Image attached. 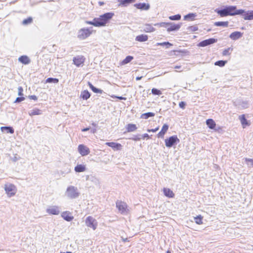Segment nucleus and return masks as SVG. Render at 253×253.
<instances>
[{
    "instance_id": "nucleus-35",
    "label": "nucleus",
    "mask_w": 253,
    "mask_h": 253,
    "mask_svg": "<svg viewBox=\"0 0 253 253\" xmlns=\"http://www.w3.org/2000/svg\"><path fill=\"white\" fill-rule=\"evenodd\" d=\"M227 63L226 60H219L214 63L215 66H218L220 67H224Z\"/></svg>"
},
{
    "instance_id": "nucleus-52",
    "label": "nucleus",
    "mask_w": 253,
    "mask_h": 253,
    "mask_svg": "<svg viewBox=\"0 0 253 253\" xmlns=\"http://www.w3.org/2000/svg\"><path fill=\"white\" fill-rule=\"evenodd\" d=\"M185 105H186V103L184 101H181L180 102H179V106L180 108H182V109H184L185 108Z\"/></svg>"
},
{
    "instance_id": "nucleus-30",
    "label": "nucleus",
    "mask_w": 253,
    "mask_h": 253,
    "mask_svg": "<svg viewBox=\"0 0 253 253\" xmlns=\"http://www.w3.org/2000/svg\"><path fill=\"white\" fill-rule=\"evenodd\" d=\"M0 129L2 131L6 130L7 133L12 134L14 133V129L11 126H1Z\"/></svg>"
},
{
    "instance_id": "nucleus-44",
    "label": "nucleus",
    "mask_w": 253,
    "mask_h": 253,
    "mask_svg": "<svg viewBox=\"0 0 253 253\" xmlns=\"http://www.w3.org/2000/svg\"><path fill=\"white\" fill-rule=\"evenodd\" d=\"M151 91H152V93L154 95H160L162 94L161 90H160L157 88H153L152 89Z\"/></svg>"
},
{
    "instance_id": "nucleus-64",
    "label": "nucleus",
    "mask_w": 253,
    "mask_h": 253,
    "mask_svg": "<svg viewBox=\"0 0 253 253\" xmlns=\"http://www.w3.org/2000/svg\"><path fill=\"white\" fill-rule=\"evenodd\" d=\"M166 253H170V251H168L166 252Z\"/></svg>"
},
{
    "instance_id": "nucleus-59",
    "label": "nucleus",
    "mask_w": 253,
    "mask_h": 253,
    "mask_svg": "<svg viewBox=\"0 0 253 253\" xmlns=\"http://www.w3.org/2000/svg\"><path fill=\"white\" fill-rule=\"evenodd\" d=\"M98 4L100 6H102L104 4V2L103 1H99Z\"/></svg>"
},
{
    "instance_id": "nucleus-43",
    "label": "nucleus",
    "mask_w": 253,
    "mask_h": 253,
    "mask_svg": "<svg viewBox=\"0 0 253 253\" xmlns=\"http://www.w3.org/2000/svg\"><path fill=\"white\" fill-rule=\"evenodd\" d=\"M195 222L198 224H201L202 223V217L201 215H198L194 217Z\"/></svg>"
},
{
    "instance_id": "nucleus-31",
    "label": "nucleus",
    "mask_w": 253,
    "mask_h": 253,
    "mask_svg": "<svg viewBox=\"0 0 253 253\" xmlns=\"http://www.w3.org/2000/svg\"><path fill=\"white\" fill-rule=\"evenodd\" d=\"M135 0H118L121 5L123 6H127L128 4L134 2Z\"/></svg>"
},
{
    "instance_id": "nucleus-45",
    "label": "nucleus",
    "mask_w": 253,
    "mask_h": 253,
    "mask_svg": "<svg viewBox=\"0 0 253 253\" xmlns=\"http://www.w3.org/2000/svg\"><path fill=\"white\" fill-rule=\"evenodd\" d=\"M33 19L31 17H28L27 19H24L22 21V24L24 25H28L32 22Z\"/></svg>"
},
{
    "instance_id": "nucleus-15",
    "label": "nucleus",
    "mask_w": 253,
    "mask_h": 253,
    "mask_svg": "<svg viewBox=\"0 0 253 253\" xmlns=\"http://www.w3.org/2000/svg\"><path fill=\"white\" fill-rule=\"evenodd\" d=\"M243 33H241V32H239V31H236V32H234L232 33L229 35V38L232 40L236 41V40L240 39L241 38H242V37L243 36Z\"/></svg>"
},
{
    "instance_id": "nucleus-60",
    "label": "nucleus",
    "mask_w": 253,
    "mask_h": 253,
    "mask_svg": "<svg viewBox=\"0 0 253 253\" xmlns=\"http://www.w3.org/2000/svg\"><path fill=\"white\" fill-rule=\"evenodd\" d=\"M18 160V159L16 156H15V157L12 159V160H13L14 162H16V161H17Z\"/></svg>"
},
{
    "instance_id": "nucleus-17",
    "label": "nucleus",
    "mask_w": 253,
    "mask_h": 253,
    "mask_svg": "<svg viewBox=\"0 0 253 253\" xmlns=\"http://www.w3.org/2000/svg\"><path fill=\"white\" fill-rule=\"evenodd\" d=\"M62 217L67 221H71L73 219V216L71 215V213L69 211H63L61 213Z\"/></svg>"
},
{
    "instance_id": "nucleus-6",
    "label": "nucleus",
    "mask_w": 253,
    "mask_h": 253,
    "mask_svg": "<svg viewBox=\"0 0 253 253\" xmlns=\"http://www.w3.org/2000/svg\"><path fill=\"white\" fill-rule=\"evenodd\" d=\"M85 179L87 181V185L90 184L97 187L100 186V182L99 179L92 174L86 175Z\"/></svg>"
},
{
    "instance_id": "nucleus-18",
    "label": "nucleus",
    "mask_w": 253,
    "mask_h": 253,
    "mask_svg": "<svg viewBox=\"0 0 253 253\" xmlns=\"http://www.w3.org/2000/svg\"><path fill=\"white\" fill-rule=\"evenodd\" d=\"M106 145L116 150H119L122 147V145L121 144L113 142H106Z\"/></svg>"
},
{
    "instance_id": "nucleus-38",
    "label": "nucleus",
    "mask_w": 253,
    "mask_h": 253,
    "mask_svg": "<svg viewBox=\"0 0 253 253\" xmlns=\"http://www.w3.org/2000/svg\"><path fill=\"white\" fill-rule=\"evenodd\" d=\"M59 82V80L58 79L56 78H48L46 80V83H54V84H57Z\"/></svg>"
},
{
    "instance_id": "nucleus-53",
    "label": "nucleus",
    "mask_w": 253,
    "mask_h": 253,
    "mask_svg": "<svg viewBox=\"0 0 253 253\" xmlns=\"http://www.w3.org/2000/svg\"><path fill=\"white\" fill-rule=\"evenodd\" d=\"M198 45L200 46H203V47L206 46V40H204L202 42H200L198 44Z\"/></svg>"
},
{
    "instance_id": "nucleus-14",
    "label": "nucleus",
    "mask_w": 253,
    "mask_h": 253,
    "mask_svg": "<svg viewBox=\"0 0 253 253\" xmlns=\"http://www.w3.org/2000/svg\"><path fill=\"white\" fill-rule=\"evenodd\" d=\"M181 26V23L174 24L173 23L169 22L167 31L169 32L171 31H177L179 29Z\"/></svg>"
},
{
    "instance_id": "nucleus-57",
    "label": "nucleus",
    "mask_w": 253,
    "mask_h": 253,
    "mask_svg": "<svg viewBox=\"0 0 253 253\" xmlns=\"http://www.w3.org/2000/svg\"><path fill=\"white\" fill-rule=\"evenodd\" d=\"M143 138H147V139H149L150 138L149 135L147 133H145L142 135Z\"/></svg>"
},
{
    "instance_id": "nucleus-20",
    "label": "nucleus",
    "mask_w": 253,
    "mask_h": 253,
    "mask_svg": "<svg viewBox=\"0 0 253 253\" xmlns=\"http://www.w3.org/2000/svg\"><path fill=\"white\" fill-rule=\"evenodd\" d=\"M143 31L146 33H151L155 31V29L151 24H146L143 27Z\"/></svg>"
},
{
    "instance_id": "nucleus-36",
    "label": "nucleus",
    "mask_w": 253,
    "mask_h": 253,
    "mask_svg": "<svg viewBox=\"0 0 253 253\" xmlns=\"http://www.w3.org/2000/svg\"><path fill=\"white\" fill-rule=\"evenodd\" d=\"M233 48L231 47H228L226 49H225L222 51V55L223 56H227L231 54V51H232Z\"/></svg>"
},
{
    "instance_id": "nucleus-2",
    "label": "nucleus",
    "mask_w": 253,
    "mask_h": 253,
    "mask_svg": "<svg viewBox=\"0 0 253 253\" xmlns=\"http://www.w3.org/2000/svg\"><path fill=\"white\" fill-rule=\"evenodd\" d=\"M66 196L70 199H76L80 195L78 188L74 186H69L65 192Z\"/></svg>"
},
{
    "instance_id": "nucleus-34",
    "label": "nucleus",
    "mask_w": 253,
    "mask_h": 253,
    "mask_svg": "<svg viewBox=\"0 0 253 253\" xmlns=\"http://www.w3.org/2000/svg\"><path fill=\"white\" fill-rule=\"evenodd\" d=\"M240 119L242 125L243 126V127H245L246 126H248L249 125L247 120L245 118V115H242L240 116Z\"/></svg>"
},
{
    "instance_id": "nucleus-51",
    "label": "nucleus",
    "mask_w": 253,
    "mask_h": 253,
    "mask_svg": "<svg viewBox=\"0 0 253 253\" xmlns=\"http://www.w3.org/2000/svg\"><path fill=\"white\" fill-rule=\"evenodd\" d=\"M188 29L191 31H195L198 30V28L195 26H192L188 27Z\"/></svg>"
},
{
    "instance_id": "nucleus-39",
    "label": "nucleus",
    "mask_w": 253,
    "mask_h": 253,
    "mask_svg": "<svg viewBox=\"0 0 253 253\" xmlns=\"http://www.w3.org/2000/svg\"><path fill=\"white\" fill-rule=\"evenodd\" d=\"M133 57L131 56H127L125 59H124L122 61L123 64H126L130 62L132 59Z\"/></svg>"
},
{
    "instance_id": "nucleus-63",
    "label": "nucleus",
    "mask_w": 253,
    "mask_h": 253,
    "mask_svg": "<svg viewBox=\"0 0 253 253\" xmlns=\"http://www.w3.org/2000/svg\"><path fill=\"white\" fill-rule=\"evenodd\" d=\"M95 132V129H93L91 130V132L94 133Z\"/></svg>"
},
{
    "instance_id": "nucleus-37",
    "label": "nucleus",
    "mask_w": 253,
    "mask_h": 253,
    "mask_svg": "<svg viewBox=\"0 0 253 253\" xmlns=\"http://www.w3.org/2000/svg\"><path fill=\"white\" fill-rule=\"evenodd\" d=\"M157 45H161V46H166L167 48H169L172 45V44L168 42H158L157 43Z\"/></svg>"
},
{
    "instance_id": "nucleus-47",
    "label": "nucleus",
    "mask_w": 253,
    "mask_h": 253,
    "mask_svg": "<svg viewBox=\"0 0 253 253\" xmlns=\"http://www.w3.org/2000/svg\"><path fill=\"white\" fill-rule=\"evenodd\" d=\"M246 161L248 166L253 167V159L246 158Z\"/></svg>"
},
{
    "instance_id": "nucleus-29",
    "label": "nucleus",
    "mask_w": 253,
    "mask_h": 253,
    "mask_svg": "<svg viewBox=\"0 0 253 253\" xmlns=\"http://www.w3.org/2000/svg\"><path fill=\"white\" fill-rule=\"evenodd\" d=\"M81 96L83 99L87 100L90 97V94L87 90H84L82 92Z\"/></svg>"
},
{
    "instance_id": "nucleus-22",
    "label": "nucleus",
    "mask_w": 253,
    "mask_h": 253,
    "mask_svg": "<svg viewBox=\"0 0 253 253\" xmlns=\"http://www.w3.org/2000/svg\"><path fill=\"white\" fill-rule=\"evenodd\" d=\"M169 128V126L167 124L163 125L161 130L158 133V137H163Z\"/></svg>"
},
{
    "instance_id": "nucleus-42",
    "label": "nucleus",
    "mask_w": 253,
    "mask_h": 253,
    "mask_svg": "<svg viewBox=\"0 0 253 253\" xmlns=\"http://www.w3.org/2000/svg\"><path fill=\"white\" fill-rule=\"evenodd\" d=\"M169 18L170 20H179L181 19V15L180 14H176L175 15L170 16Z\"/></svg>"
},
{
    "instance_id": "nucleus-8",
    "label": "nucleus",
    "mask_w": 253,
    "mask_h": 253,
    "mask_svg": "<svg viewBox=\"0 0 253 253\" xmlns=\"http://www.w3.org/2000/svg\"><path fill=\"white\" fill-rule=\"evenodd\" d=\"M46 212L50 215H58L60 213V208L55 205L50 206L46 208Z\"/></svg>"
},
{
    "instance_id": "nucleus-32",
    "label": "nucleus",
    "mask_w": 253,
    "mask_h": 253,
    "mask_svg": "<svg viewBox=\"0 0 253 253\" xmlns=\"http://www.w3.org/2000/svg\"><path fill=\"white\" fill-rule=\"evenodd\" d=\"M137 129V127L135 125L129 124L127 125L126 129L128 132H132L135 131Z\"/></svg>"
},
{
    "instance_id": "nucleus-48",
    "label": "nucleus",
    "mask_w": 253,
    "mask_h": 253,
    "mask_svg": "<svg viewBox=\"0 0 253 253\" xmlns=\"http://www.w3.org/2000/svg\"><path fill=\"white\" fill-rule=\"evenodd\" d=\"M240 106L242 108H247L248 107L249 103L247 101H243L241 104H240Z\"/></svg>"
},
{
    "instance_id": "nucleus-9",
    "label": "nucleus",
    "mask_w": 253,
    "mask_h": 253,
    "mask_svg": "<svg viewBox=\"0 0 253 253\" xmlns=\"http://www.w3.org/2000/svg\"><path fill=\"white\" fill-rule=\"evenodd\" d=\"M91 32L88 28H83L78 32V37L81 40H84L88 37Z\"/></svg>"
},
{
    "instance_id": "nucleus-61",
    "label": "nucleus",
    "mask_w": 253,
    "mask_h": 253,
    "mask_svg": "<svg viewBox=\"0 0 253 253\" xmlns=\"http://www.w3.org/2000/svg\"><path fill=\"white\" fill-rule=\"evenodd\" d=\"M174 68L176 69H179L181 68V66H175L174 67Z\"/></svg>"
},
{
    "instance_id": "nucleus-25",
    "label": "nucleus",
    "mask_w": 253,
    "mask_h": 253,
    "mask_svg": "<svg viewBox=\"0 0 253 253\" xmlns=\"http://www.w3.org/2000/svg\"><path fill=\"white\" fill-rule=\"evenodd\" d=\"M196 17V13H190L184 16V20L186 21H193L195 19Z\"/></svg>"
},
{
    "instance_id": "nucleus-10",
    "label": "nucleus",
    "mask_w": 253,
    "mask_h": 253,
    "mask_svg": "<svg viewBox=\"0 0 253 253\" xmlns=\"http://www.w3.org/2000/svg\"><path fill=\"white\" fill-rule=\"evenodd\" d=\"M116 207L121 213L125 214L127 213V205L125 202L117 201L116 202Z\"/></svg>"
},
{
    "instance_id": "nucleus-27",
    "label": "nucleus",
    "mask_w": 253,
    "mask_h": 253,
    "mask_svg": "<svg viewBox=\"0 0 253 253\" xmlns=\"http://www.w3.org/2000/svg\"><path fill=\"white\" fill-rule=\"evenodd\" d=\"M229 25L228 21H219L214 23V25L215 26H221L223 27H227Z\"/></svg>"
},
{
    "instance_id": "nucleus-54",
    "label": "nucleus",
    "mask_w": 253,
    "mask_h": 253,
    "mask_svg": "<svg viewBox=\"0 0 253 253\" xmlns=\"http://www.w3.org/2000/svg\"><path fill=\"white\" fill-rule=\"evenodd\" d=\"M158 129H159V127H156L154 129H147V131L149 132H156Z\"/></svg>"
},
{
    "instance_id": "nucleus-12",
    "label": "nucleus",
    "mask_w": 253,
    "mask_h": 253,
    "mask_svg": "<svg viewBox=\"0 0 253 253\" xmlns=\"http://www.w3.org/2000/svg\"><path fill=\"white\" fill-rule=\"evenodd\" d=\"M78 151L82 156L87 155L90 153L89 149L84 144H80L78 146Z\"/></svg>"
},
{
    "instance_id": "nucleus-5",
    "label": "nucleus",
    "mask_w": 253,
    "mask_h": 253,
    "mask_svg": "<svg viewBox=\"0 0 253 253\" xmlns=\"http://www.w3.org/2000/svg\"><path fill=\"white\" fill-rule=\"evenodd\" d=\"M180 141L179 139L177 137V135H173L169 138L166 139L165 140V145L167 147L170 148L174 145L177 144Z\"/></svg>"
},
{
    "instance_id": "nucleus-21",
    "label": "nucleus",
    "mask_w": 253,
    "mask_h": 253,
    "mask_svg": "<svg viewBox=\"0 0 253 253\" xmlns=\"http://www.w3.org/2000/svg\"><path fill=\"white\" fill-rule=\"evenodd\" d=\"M86 167L84 165L78 164L75 167V171L76 172H84L86 170Z\"/></svg>"
},
{
    "instance_id": "nucleus-33",
    "label": "nucleus",
    "mask_w": 253,
    "mask_h": 253,
    "mask_svg": "<svg viewBox=\"0 0 253 253\" xmlns=\"http://www.w3.org/2000/svg\"><path fill=\"white\" fill-rule=\"evenodd\" d=\"M155 116V114L152 112H148L146 113L142 114L141 115V118L147 119L150 117H154Z\"/></svg>"
},
{
    "instance_id": "nucleus-16",
    "label": "nucleus",
    "mask_w": 253,
    "mask_h": 253,
    "mask_svg": "<svg viewBox=\"0 0 253 253\" xmlns=\"http://www.w3.org/2000/svg\"><path fill=\"white\" fill-rule=\"evenodd\" d=\"M134 6L137 9L143 10H147L150 8V5L146 3H138L134 4Z\"/></svg>"
},
{
    "instance_id": "nucleus-46",
    "label": "nucleus",
    "mask_w": 253,
    "mask_h": 253,
    "mask_svg": "<svg viewBox=\"0 0 253 253\" xmlns=\"http://www.w3.org/2000/svg\"><path fill=\"white\" fill-rule=\"evenodd\" d=\"M168 24H169V22H168V23L161 22V23H156L154 25L155 26H159L160 27H165V28H167V29Z\"/></svg>"
},
{
    "instance_id": "nucleus-58",
    "label": "nucleus",
    "mask_w": 253,
    "mask_h": 253,
    "mask_svg": "<svg viewBox=\"0 0 253 253\" xmlns=\"http://www.w3.org/2000/svg\"><path fill=\"white\" fill-rule=\"evenodd\" d=\"M90 129L89 127H86V128H83L82 129V131H88Z\"/></svg>"
},
{
    "instance_id": "nucleus-24",
    "label": "nucleus",
    "mask_w": 253,
    "mask_h": 253,
    "mask_svg": "<svg viewBox=\"0 0 253 253\" xmlns=\"http://www.w3.org/2000/svg\"><path fill=\"white\" fill-rule=\"evenodd\" d=\"M163 192L164 195L169 198H172L174 197V193L169 188H164L163 189Z\"/></svg>"
},
{
    "instance_id": "nucleus-50",
    "label": "nucleus",
    "mask_w": 253,
    "mask_h": 253,
    "mask_svg": "<svg viewBox=\"0 0 253 253\" xmlns=\"http://www.w3.org/2000/svg\"><path fill=\"white\" fill-rule=\"evenodd\" d=\"M18 94L20 96H22L23 95V89L22 86H19L18 88Z\"/></svg>"
},
{
    "instance_id": "nucleus-23",
    "label": "nucleus",
    "mask_w": 253,
    "mask_h": 253,
    "mask_svg": "<svg viewBox=\"0 0 253 253\" xmlns=\"http://www.w3.org/2000/svg\"><path fill=\"white\" fill-rule=\"evenodd\" d=\"M148 39V37L147 35L142 34L136 36L135 38V41L139 42H143L147 41Z\"/></svg>"
},
{
    "instance_id": "nucleus-49",
    "label": "nucleus",
    "mask_w": 253,
    "mask_h": 253,
    "mask_svg": "<svg viewBox=\"0 0 253 253\" xmlns=\"http://www.w3.org/2000/svg\"><path fill=\"white\" fill-rule=\"evenodd\" d=\"M24 100H25V97H24L23 96L18 97L16 98V99H15V100L14 101V103H20Z\"/></svg>"
},
{
    "instance_id": "nucleus-1",
    "label": "nucleus",
    "mask_w": 253,
    "mask_h": 253,
    "mask_svg": "<svg viewBox=\"0 0 253 253\" xmlns=\"http://www.w3.org/2000/svg\"><path fill=\"white\" fill-rule=\"evenodd\" d=\"M214 11L220 17L243 15L245 20H253V10L245 11L243 9H237L236 6L229 5L223 8H217Z\"/></svg>"
},
{
    "instance_id": "nucleus-41",
    "label": "nucleus",
    "mask_w": 253,
    "mask_h": 253,
    "mask_svg": "<svg viewBox=\"0 0 253 253\" xmlns=\"http://www.w3.org/2000/svg\"><path fill=\"white\" fill-rule=\"evenodd\" d=\"M217 39L214 38H210L209 39H207V46L208 45H210L213 44L216 42H217Z\"/></svg>"
},
{
    "instance_id": "nucleus-13",
    "label": "nucleus",
    "mask_w": 253,
    "mask_h": 253,
    "mask_svg": "<svg viewBox=\"0 0 253 253\" xmlns=\"http://www.w3.org/2000/svg\"><path fill=\"white\" fill-rule=\"evenodd\" d=\"M85 60V58L83 55H78L74 57L73 59V63L77 67L83 65Z\"/></svg>"
},
{
    "instance_id": "nucleus-40",
    "label": "nucleus",
    "mask_w": 253,
    "mask_h": 253,
    "mask_svg": "<svg viewBox=\"0 0 253 253\" xmlns=\"http://www.w3.org/2000/svg\"><path fill=\"white\" fill-rule=\"evenodd\" d=\"M85 23L87 24L92 25L96 27H99L97 18H94L92 21H86Z\"/></svg>"
},
{
    "instance_id": "nucleus-7",
    "label": "nucleus",
    "mask_w": 253,
    "mask_h": 253,
    "mask_svg": "<svg viewBox=\"0 0 253 253\" xmlns=\"http://www.w3.org/2000/svg\"><path fill=\"white\" fill-rule=\"evenodd\" d=\"M85 225L93 230H95L97 226V222L96 220L91 216H87L85 220Z\"/></svg>"
},
{
    "instance_id": "nucleus-19",
    "label": "nucleus",
    "mask_w": 253,
    "mask_h": 253,
    "mask_svg": "<svg viewBox=\"0 0 253 253\" xmlns=\"http://www.w3.org/2000/svg\"><path fill=\"white\" fill-rule=\"evenodd\" d=\"M18 61L23 64L27 65L31 62L30 59L27 55H22L19 57Z\"/></svg>"
},
{
    "instance_id": "nucleus-3",
    "label": "nucleus",
    "mask_w": 253,
    "mask_h": 253,
    "mask_svg": "<svg viewBox=\"0 0 253 253\" xmlns=\"http://www.w3.org/2000/svg\"><path fill=\"white\" fill-rule=\"evenodd\" d=\"M114 15L112 12H107L102 15L99 18H97L99 27L104 26Z\"/></svg>"
},
{
    "instance_id": "nucleus-56",
    "label": "nucleus",
    "mask_w": 253,
    "mask_h": 253,
    "mask_svg": "<svg viewBox=\"0 0 253 253\" xmlns=\"http://www.w3.org/2000/svg\"><path fill=\"white\" fill-rule=\"evenodd\" d=\"M112 97H113V98H118L120 100H126V97H123V96H112Z\"/></svg>"
},
{
    "instance_id": "nucleus-62",
    "label": "nucleus",
    "mask_w": 253,
    "mask_h": 253,
    "mask_svg": "<svg viewBox=\"0 0 253 253\" xmlns=\"http://www.w3.org/2000/svg\"><path fill=\"white\" fill-rule=\"evenodd\" d=\"M142 78V77H137L136 78V80L137 81H138V80H140Z\"/></svg>"
},
{
    "instance_id": "nucleus-26",
    "label": "nucleus",
    "mask_w": 253,
    "mask_h": 253,
    "mask_svg": "<svg viewBox=\"0 0 253 253\" xmlns=\"http://www.w3.org/2000/svg\"><path fill=\"white\" fill-rule=\"evenodd\" d=\"M28 114L30 116L39 115L42 114V111L38 108H34L30 110Z\"/></svg>"
},
{
    "instance_id": "nucleus-28",
    "label": "nucleus",
    "mask_w": 253,
    "mask_h": 253,
    "mask_svg": "<svg viewBox=\"0 0 253 253\" xmlns=\"http://www.w3.org/2000/svg\"><path fill=\"white\" fill-rule=\"evenodd\" d=\"M90 88L95 93L101 94L103 90L94 86L90 82L88 83Z\"/></svg>"
},
{
    "instance_id": "nucleus-11",
    "label": "nucleus",
    "mask_w": 253,
    "mask_h": 253,
    "mask_svg": "<svg viewBox=\"0 0 253 253\" xmlns=\"http://www.w3.org/2000/svg\"><path fill=\"white\" fill-rule=\"evenodd\" d=\"M207 126L211 129L215 131L219 132L221 130V128L219 126H217L215 122L212 119L207 120Z\"/></svg>"
},
{
    "instance_id": "nucleus-4",
    "label": "nucleus",
    "mask_w": 253,
    "mask_h": 253,
    "mask_svg": "<svg viewBox=\"0 0 253 253\" xmlns=\"http://www.w3.org/2000/svg\"><path fill=\"white\" fill-rule=\"evenodd\" d=\"M4 190L8 197H11L15 195L17 192L16 186L11 183H7L4 185Z\"/></svg>"
},
{
    "instance_id": "nucleus-55",
    "label": "nucleus",
    "mask_w": 253,
    "mask_h": 253,
    "mask_svg": "<svg viewBox=\"0 0 253 253\" xmlns=\"http://www.w3.org/2000/svg\"><path fill=\"white\" fill-rule=\"evenodd\" d=\"M29 98L30 99H32V100H37L38 99L37 97L35 95H30V96H29Z\"/></svg>"
}]
</instances>
